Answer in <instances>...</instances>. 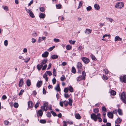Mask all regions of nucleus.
<instances>
[{
	"label": "nucleus",
	"mask_w": 126,
	"mask_h": 126,
	"mask_svg": "<svg viewBox=\"0 0 126 126\" xmlns=\"http://www.w3.org/2000/svg\"><path fill=\"white\" fill-rule=\"evenodd\" d=\"M47 61V59H45L42 60L41 63L38 64L37 65V67L38 70H40L43 67L42 70H44L45 69L47 66V65L46 64L44 66H43V65L46 63Z\"/></svg>",
	"instance_id": "obj_1"
},
{
	"label": "nucleus",
	"mask_w": 126,
	"mask_h": 126,
	"mask_svg": "<svg viewBox=\"0 0 126 126\" xmlns=\"http://www.w3.org/2000/svg\"><path fill=\"white\" fill-rule=\"evenodd\" d=\"M86 76L85 72L84 71H83L82 73V76H79L77 78V81L79 82L82 80H84L85 79Z\"/></svg>",
	"instance_id": "obj_2"
},
{
	"label": "nucleus",
	"mask_w": 126,
	"mask_h": 126,
	"mask_svg": "<svg viewBox=\"0 0 126 126\" xmlns=\"http://www.w3.org/2000/svg\"><path fill=\"white\" fill-rule=\"evenodd\" d=\"M121 98L122 100L125 104H126V95L124 92H123L121 94Z\"/></svg>",
	"instance_id": "obj_3"
},
{
	"label": "nucleus",
	"mask_w": 126,
	"mask_h": 126,
	"mask_svg": "<svg viewBox=\"0 0 126 126\" xmlns=\"http://www.w3.org/2000/svg\"><path fill=\"white\" fill-rule=\"evenodd\" d=\"M124 6V4L123 2H117L115 5V7L117 8L121 9Z\"/></svg>",
	"instance_id": "obj_4"
},
{
	"label": "nucleus",
	"mask_w": 126,
	"mask_h": 126,
	"mask_svg": "<svg viewBox=\"0 0 126 126\" xmlns=\"http://www.w3.org/2000/svg\"><path fill=\"white\" fill-rule=\"evenodd\" d=\"M48 106V104L47 102L45 103L44 104L43 106L41 107V108L43 111H46L47 110V107Z\"/></svg>",
	"instance_id": "obj_5"
},
{
	"label": "nucleus",
	"mask_w": 126,
	"mask_h": 126,
	"mask_svg": "<svg viewBox=\"0 0 126 126\" xmlns=\"http://www.w3.org/2000/svg\"><path fill=\"white\" fill-rule=\"evenodd\" d=\"M77 69L78 70V72L80 73H81V70L82 67V64L79 62L77 63Z\"/></svg>",
	"instance_id": "obj_6"
},
{
	"label": "nucleus",
	"mask_w": 126,
	"mask_h": 126,
	"mask_svg": "<svg viewBox=\"0 0 126 126\" xmlns=\"http://www.w3.org/2000/svg\"><path fill=\"white\" fill-rule=\"evenodd\" d=\"M91 118L95 121H96L97 119V114L96 115L94 113H93L90 115Z\"/></svg>",
	"instance_id": "obj_7"
},
{
	"label": "nucleus",
	"mask_w": 126,
	"mask_h": 126,
	"mask_svg": "<svg viewBox=\"0 0 126 126\" xmlns=\"http://www.w3.org/2000/svg\"><path fill=\"white\" fill-rule=\"evenodd\" d=\"M81 59L83 62L86 64L90 62L89 59L88 58L85 57H82Z\"/></svg>",
	"instance_id": "obj_8"
},
{
	"label": "nucleus",
	"mask_w": 126,
	"mask_h": 126,
	"mask_svg": "<svg viewBox=\"0 0 126 126\" xmlns=\"http://www.w3.org/2000/svg\"><path fill=\"white\" fill-rule=\"evenodd\" d=\"M120 79L121 81L126 83V75H125L123 77L122 76L120 77Z\"/></svg>",
	"instance_id": "obj_9"
},
{
	"label": "nucleus",
	"mask_w": 126,
	"mask_h": 126,
	"mask_svg": "<svg viewBox=\"0 0 126 126\" xmlns=\"http://www.w3.org/2000/svg\"><path fill=\"white\" fill-rule=\"evenodd\" d=\"M24 82L23 79H21L19 81L18 86L19 87H21L23 84Z\"/></svg>",
	"instance_id": "obj_10"
},
{
	"label": "nucleus",
	"mask_w": 126,
	"mask_h": 126,
	"mask_svg": "<svg viewBox=\"0 0 126 126\" xmlns=\"http://www.w3.org/2000/svg\"><path fill=\"white\" fill-rule=\"evenodd\" d=\"M92 30L89 29H86L85 31V33L86 34H88L92 32Z\"/></svg>",
	"instance_id": "obj_11"
},
{
	"label": "nucleus",
	"mask_w": 126,
	"mask_h": 126,
	"mask_svg": "<svg viewBox=\"0 0 126 126\" xmlns=\"http://www.w3.org/2000/svg\"><path fill=\"white\" fill-rule=\"evenodd\" d=\"M107 115L109 118H112L113 117V114L111 112H108L107 113Z\"/></svg>",
	"instance_id": "obj_12"
},
{
	"label": "nucleus",
	"mask_w": 126,
	"mask_h": 126,
	"mask_svg": "<svg viewBox=\"0 0 126 126\" xmlns=\"http://www.w3.org/2000/svg\"><path fill=\"white\" fill-rule=\"evenodd\" d=\"M114 40L115 42L118 41H121L122 40V39L118 36H116L114 38Z\"/></svg>",
	"instance_id": "obj_13"
},
{
	"label": "nucleus",
	"mask_w": 126,
	"mask_h": 126,
	"mask_svg": "<svg viewBox=\"0 0 126 126\" xmlns=\"http://www.w3.org/2000/svg\"><path fill=\"white\" fill-rule=\"evenodd\" d=\"M43 112L42 110H39L38 111V112H37V116L39 115V116H41L43 115Z\"/></svg>",
	"instance_id": "obj_14"
},
{
	"label": "nucleus",
	"mask_w": 126,
	"mask_h": 126,
	"mask_svg": "<svg viewBox=\"0 0 126 126\" xmlns=\"http://www.w3.org/2000/svg\"><path fill=\"white\" fill-rule=\"evenodd\" d=\"M28 107L30 108H32L33 106L32 102L31 101H30L28 102Z\"/></svg>",
	"instance_id": "obj_15"
},
{
	"label": "nucleus",
	"mask_w": 126,
	"mask_h": 126,
	"mask_svg": "<svg viewBox=\"0 0 126 126\" xmlns=\"http://www.w3.org/2000/svg\"><path fill=\"white\" fill-rule=\"evenodd\" d=\"M97 119H98L99 121L100 122L102 121V120L101 118V115L99 113L97 114Z\"/></svg>",
	"instance_id": "obj_16"
},
{
	"label": "nucleus",
	"mask_w": 126,
	"mask_h": 126,
	"mask_svg": "<svg viewBox=\"0 0 126 126\" xmlns=\"http://www.w3.org/2000/svg\"><path fill=\"white\" fill-rule=\"evenodd\" d=\"M48 54V52H45L42 54V57H47Z\"/></svg>",
	"instance_id": "obj_17"
},
{
	"label": "nucleus",
	"mask_w": 126,
	"mask_h": 126,
	"mask_svg": "<svg viewBox=\"0 0 126 126\" xmlns=\"http://www.w3.org/2000/svg\"><path fill=\"white\" fill-rule=\"evenodd\" d=\"M55 89L57 92L59 91H60V89L59 84H58L55 87Z\"/></svg>",
	"instance_id": "obj_18"
},
{
	"label": "nucleus",
	"mask_w": 126,
	"mask_h": 126,
	"mask_svg": "<svg viewBox=\"0 0 126 126\" xmlns=\"http://www.w3.org/2000/svg\"><path fill=\"white\" fill-rule=\"evenodd\" d=\"M94 7L96 10H98L100 8L99 5L97 4H94Z\"/></svg>",
	"instance_id": "obj_19"
},
{
	"label": "nucleus",
	"mask_w": 126,
	"mask_h": 126,
	"mask_svg": "<svg viewBox=\"0 0 126 126\" xmlns=\"http://www.w3.org/2000/svg\"><path fill=\"white\" fill-rule=\"evenodd\" d=\"M42 81L41 80L38 81L37 84V86L38 87H40L42 85Z\"/></svg>",
	"instance_id": "obj_20"
},
{
	"label": "nucleus",
	"mask_w": 126,
	"mask_h": 126,
	"mask_svg": "<svg viewBox=\"0 0 126 126\" xmlns=\"http://www.w3.org/2000/svg\"><path fill=\"white\" fill-rule=\"evenodd\" d=\"M75 117L77 119H79L81 118L80 115L78 113L75 114Z\"/></svg>",
	"instance_id": "obj_21"
},
{
	"label": "nucleus",
	"mask_w": 126,
	"mask_h": 126,
	"mask_svg": "<svg viewBox=\"0 0 126 126\" xmlns=\"http://www.w3.org/2000/svg\"><path fill=\"white\" fill-rule=\"evenodd\" d=\"M122 121V119L120 118H118L116 120L115 123L116 124H119Z\"/></svg>",
	"instance_id": "obj_22"
},
{
	"label": "nucleus",
	"mask_w": 126,
	"mask_h": 126,
	"mask_svg": "<svg viewBox=\"0 0 126 126\" xmlns=\"http://www.w3.org/2000/svg\"><path fill=\"white\" fill-rule=\"evenodd\" d=\"M45 16L46 15L45 14L41 13L39 15V17L40 18H43L45 17Z\"/></svg>",
	"instance_id": "obj_23"
},
{
	"label": "nucleus",
	"mask_w": 126,
	"mask_h": 126,
	"mask_svg": "<svg viewBox=\"0 0 126 126\" xmlns=\"http://www.w3.org/2000/svg\"><path fill=\"white\" fill-rule=\"evenodd\" d=\"M47 75L45 74L43 75V77L45 79L46 81H47L48 80V78L47 77Z\"/></svg>",
	"instance_id": "obj_24"
},
{
	"label": "nucleus",
	"mask_w": 126,
	"mask_h": 126,
	"mask_svg": "<svg viewBox=\"0 0 126 126\" xmlns=\"http://www.w3.org/2000/svg\"><path fill=\"white\" fill-rule=\"evenodd\" d=\"M27 84L28 86H29L31 84V80L29 79H28L26 81Z\"/></svg>",
	"instance_id": "obj_25"
},
{
	"label": "nucleus",
	"mask_w": 126,
	"mask_h": 126,
	"mask_svg": "<svg viewBox=\"0 0 126 126\" xmlns=\"http://www.w3.org/2000/svg\"><path fill=\"white\" fill-rule=\"evenodd\" d=\"M30 60V58L27 57L26 59L23 58V60L24 61V62L26 63H27L29 62Z\"/></svg>",
	"instance_id": "obj_26"
},
{
	"label": "nucleus",
	"mask_w": 126,
	"mask_h": 126,
	"mask_svg": "<svg viewBox=\"0 0 126 126\" xmlns=\"http://www.w3.org/2000/svg\"><path fill=\"white\" fill-rule=\"evenodd\" d=\"M107 36H109V37H110V34H108V35L107 34H105L104 35H103V37H102L103 39H102V40L104 41H106L105 40V39H104V38L105 37H107Z\"/></svg>",
	"instance_id": "obj_27"
},
{
	"label": "nucleus",
	"mask_w": 126,
	"mask_h": 126,
	"mask_svg": "<svg viewBox=\"0 0 126 126\" xmlns=\"http://www.w3.org/2000/svg\"><path fill=\"white\" fill-rule=\"evenodd\" d=\"M66 48L67 50H69L72 48V47L69 45H67L66 47Z\"/></svg>",
	"instance_id": "obj_28"
},
{
	"label": "nucleus",
	"mask_w": 126,
	"mask_h": 126,
	"mask_svg": "<svg viewBox=\"0 0 126 126\" xmlns=\"http://www.w3.org/2000/svg\"><path fill=\"white\" fill-rule=\"evenodd\" d=\"M93 111L95 113H97L99 111V109L98 108H95L94 109Z\"/></svg>",
	"instance_id": "obj_29"
},
{
	"label": "nucleus",
	"mask_w": 126,
	"mask_h": 126,
	"mask_svg": "<svg viewBox=\"0 0 126 126\" xmlns=\"http://www.w3.org/2000/svg\"><path fill=\"white\" fill-rule=\"evenodd\" d=\"M68 89L71 92H72L73 91V88L71 86H69Z\"/></svg>",
	"instance_id": "obj_30"
},
{
	"label": "nucleus",
	"mask_w": 126,
	"mask_h": 126,
	"mask_svg": "<svg viewBox=\"0 0 126 126\" xmlns=\"http://www.w3.org/2000/svg\"><path fill=\"white\" fill-rule=\"evenodd\" d=\"M111 94L112 95H115L116 94V92L113 90H111L110 92Z\"/></svg>",
	"instance_id": "obj_31"
},
{
	"label": "nucleus",
	"mask_w": 126,
	"mask_h": 126,
	"mask_svg": "<svg viewBox=\"0 0 126 126\" xmlns=\"http://www.w3.org/2000/svg\"><path fill=\"white\" fill-rule=\"evenodd\" d=\"M58 56L56 55H52L51 56V58L53 59H55L57 58Z\"/></svg>",
	"instance_id": "obj_32"
},
{
	"label": "nucleus",
	"mask_w": 126,
	"mask_h": 126,
	"mask_svg": "<svg viewBox=\"0 0 126 126\" xmlns=\"http://www.w3.org/2000/svg\"><path fill=\"white\" fill-rule=\"evenodd\" d=\"M118 112L119 115H122L123 114L121 110L120 109H118Z\"/></svg>",
	"instance_id": "obj_33"
},
{
	"label": "nucleus",
	"mask_w": 126,
	"mask_h": 126,
	"mask_svg": "<svg viewBox=\"0 0 126 126\" xmlns=\"http://www.w3.org/2000/svg\"><path fill=\"white\" fill-rule=\"evenodd\" d=\"M69 101L68 102V104L70 106H71L72 105V101L71 99H69Z\"/></svg>",
	"instance_id": "obj_34"
},
{
	"label": "nucleus",
	"mask_w": 126,
	"mask_h": 126,
	"mask_svg": "<svg viewBox=\"0 0 126 126\" xmlns=\"http://www.w3.org/2000/svg\"><path fill=\"white\" fill-rule=\"evenodd\" d=\"M107 20H108L111 23L113 21V20L111 18H106Z\"/></svg>",
	"instance_id": "obj_35"
},
{
	"label": "nucleus",
	"mask_w": 126,
	"mask_h": 126,
	"mask_svg": "<svg viewBox=\"0 0 126 126\" xmlns=\"http://www.w3.org/2000/svg\"><path fill=\"white\" fill-rule=\"evenodd\" d=\"M14 107L17 108L18 107V104L17 103H15L14 104Z\"/></svg>",
	"instance_id": "obj_36"
},
{
	"label": "nucleus",
	"mask_w": 126,
	"mask_h": 126,
	"mask_svg": "<svg viewBox=\"0 0 126 126\" xmlns=\"http://www.w3.org/2000/svg\"><path fill=\"white\" fill-rule=\"evenodd\" d=\"M2 8L6 11H7L8 10V8L7 6H3Z\"/></svg>",
	"instance_id": "obj_37"
},
{
	"label": "nucleus",
	"mask_w": 126,
	"mask_h": 126,
	"mask_svg": "<svg viewBox=\"0 0 126 126\" xmlns=\"http://www.w3.org/2000/svg\"><path fill=\"white\" fill-rule=\"evenodd\" d=\"M72 72L75 73H76V71L75 69V67L73 66L72 67Z\"/></svg>",
	"instance_id": "obj_38"
},
{
	"label": "nucleus",
	"mask_w": 126,
	"mask_h": 126,
	"mask_svg": "<svg viewBox=\"0 0 126 126\" xmlns=\"http://www.w3.org/2000/svg\"><path fill=\"white\" fill-rule=\"evenodd\" d=\"M91 58L93 60H96V59L95 57V56L93 55H91Z\"/></svg>",
	"instance_id": "obj_39"
},
{
	"label": "nucleus",
	"mask_w": 126,
	"mask_h": 126,
	"mask_svg": "<svg viewBox=\"0 0 126 126\" xmlns=\"http://www.w3.org/2000/svg\"><path fill=\"white\" fill-rule=\"evenodd\" d=\"M25 10L27 12V13L30 14L31 12H32L30 10L27 9V8H25Z\"/></svg>",
	"instance_id": "obj_40"
},
{
	"label": "nucleus",
	"mask_w": 126,
	"mask_h": 126,
	"mask_svg": "<svg viewBox=\"0 0 126 126\" xmlns=\"http://www.w3.org/2000/svg\"><path fill=\"white\" fill-rule=\"evenodd\" d=\"M29 15L32 18H33L35 17V16L32 12H31V13L29 14Z\"/></svg>",
	"instance_id": "obj_41"
},
{
	"label": "nucleus",
	"mask_w": 126,
	"mask_h": 126,
	"mask_svg": "<svg viewBox=\"0 0 126 126\" xmlns=\"http://www.w3.org/2000/svg\"><path fill=\"white\" fill-rule=\"evenodd\" d=\"M56 69L55 68L53 69V75L55 76H56Z\"/></svg>",
	"instance_id": "obj_42"
},
{
	"label": "nucleus",
	"mask_w": 126,
	"mask_h": 126,
	"mask_svg": "<svg viewBox=\"0 0 126 126\" xmlns=\"http://www.w3.org/2000/svg\"><path fill=\"white\" fill-rule=\"evenodd\" d=\"M63 102L64 105L65 106H67L68 105V102L67 101L65 100L63 101Z\"/></svg>",
	"instance_id": "obj_43"
},
{
	"label": "nucleus",
	"mask_w": 126,
	"mask_h": 126,
	"mask_svg": "<svg viewBox=\"0 0 126 126\" xmlns=\"http://www.w3.org/2000/svg\"><path fill=\"white\" fill-rule=\"evenodd\" d=\"M69 42L70 44H74L75 43L76 41H75L70 40L69 41Z\"/></svg>",
	"instance_id": "obj_44"
},
{
	"label": "nucleus",
	"mask_w": 126,
	"mask_h": 126,
	"mask_svg": "<svg viewBox=\"0 0 126 126\" xmlns=\"http://www.w3.org/2000/svg\"><path fill=\"white\" fill-rule=\"evenodd\" d=\"M40 122L41 123H46V121L44 120H41L40 121Z\"/></svg>",
	"instance_id": "obj_45"
},
{
	"label": "nucleus",
	"mask_w": 126,
	"mask_h": 126,
	"mask_svg": "<svg viewBox=\"0 0 126 126\" xmlns=\"http://www.w3.org/2000/svg\"><path fill=\"white\" fill-rule=\"evenodd\" d=\"M46 73L49 76L52 75V73L49 71H46Z\"/></svg>",
	"instance_id": "obj_46"
},
{
	"label": "nucleus",
	"mask_w": 126,
	"mask_h": 126,
	"mask_svg": "<svg viewBox=\"0 0 126 126\" xmlns=\"http://www.w3.org/2000/svg\"><path fill=\"white\" fill-rule=\"evenodd\" d=\"M4 45L6 46H7L8 45V41L7 40H5L4 42Z\"/></svg>",
	"instance_id": "obj_47"
},
{
	"label": "nucleus",
	"mask_w": 126,
	"mask_h": 126,
	"mask_svg": "<svg viewBox=\"0 0 126 126\" xmlns=\"http://www.w3.org/2000/svg\"><path fill=\"white\" fill-rule=\"evenodd\" d=\"M24 90H21L20 92L18 94L19 95H22L23 93L24 92Z\"/></svg>",
	"instance_id": "obj_48"
},
{
	"label": "nucleus",
	"mask_w": 126,
	"mask_h": 126,
	"mask_svg": "<svg viewBox=\"0 0 126 126\" xmlns=\"http://www.w3.org/2000/svg\"><path fill=\"white\" fill-rule=\"evenodd\" d=\"M65 77L63 75L61 78V79L62 81H63L65 80Z\"/></svg>",
	"instance_id": "obj_49"
},
{
	"label": "nucleus",
	"mask_w": 126,
	"mask_h": 126,
	"mask_svg": "<svg viewBox=\"0 0 126 126\" xmlns=\"http://www.w3.org/2000/svg\"><path fill=\"white\" fill-rule=\"evenodd\" d=\"M39 102H37L35 106V108H37L39 106Z\"/></svg>",
	"instance_id": "obj_50"
},
{
	"label": "nucleus",
	"mask_w": 126,
	"mask_h": 126,
	"mask_svg": "<svg viewBox=\"0 0 126 126\" xmlns=\"http://www.w3.org/2000/svg\"><path fill=\"white\" fill-rule=\"evenodd\" d=\"M36 40L34 38H32V39L31 42L32 43H34L36 42Z\"/></svg>",
	"instance_id": "obj_51"
},
{
	"label": "nucleus",
	"mask_w": 126,
	"mask_h": 126,
	"mask_svg": "<svg viewBox=\"0 0 126 126\" xmlns=\"http://www.w3.org/2000/svg\"><path fill=\"white\" fill-rule=\"evenodd\" d=\"M52 83L53 84H55L56 82V80L55 78H54L52 80Z\"/></svg>",
	"instance_id": "obj_52"
},
{
	"label": "nucleus",
	"mask_w": 126,
	"mask_h": 126,
	"mask_svg": "<svg viewBox=\"0 0 126 126\" xmlns=\"http://www.w3.org/2000/svg\"><path fill=\"white\" fill-rule=\"evenodd\" d=\"M86 9L87 11H90L92 9L91 7L90 6H89L88 7H86Z\"/></svg>",
	"instance_id": "obj_53"
},
{
	"label": "nucleus",
	"mask_w": 126,
	"mask_h": 126,
	"mask_svg": "<svg viewBox=\"0 0 126 126\" xmlns=\"http://www.w3.org/2000/svg\"><path fill=\"white\" fill-rule=\"evenodd\" d=\"M67 123H68L69 124L71 125L73 123V122L72 121H67Z\"/></svg>",
	"instance_id": "obj_54"
},
{
	"label": "nucleus",
	"mask_w": 126,
	"mask_h": 126,
	"mask_svg": "<svg viewBox=\"0 0 126 126\" xmlns=\"http://www.w3.org/2000/svg\"><path fill=\"white\" fill-rule=\"evenodd\" d=\"M64 97L66 98H68L69 97V95L68 94L66 93H65L64 94Z\"/></svg>",
	"instance_id": "obj_55"
},
{
	"label": "nucleus",
	"mask_w": 126,
	"mask_h": 126,
	"mask_svg": "<svg viewBox=\"0 0 126 126\" xmlns=\"http://www.w3.org/2000/svg\"><path fill=\"white\" fill-rule=\"evenodd\" d=\"M55 47V46H54L53 47H50L49 48L48 50L50 51H51Z\"/></svg>",
	"instance_id": "obj_56"
},
{
	"label": "nucleus",
	"mask_w": 126,
	"mask_h": 126,
	"mask_svg": "<svg viewBox=\"0 0 126 126\" xmlns=\"http://www.w3.org/2000/svg\"><path fill=\"white\" fill-rule=\"evenodd\" d=\"M102 110L104 112H106L107 111V110L106 108L104 106L102 108Z\"/></svg>",
	"instance_id": "obj_57"
},
{
	"label": "nucleus",
	"mask_w": 126,
	"mask_h": 126,
	"mask_svg": "<svg viewBox=\"0 0 126 126\" xmlns=\"http://www.w3.org/2000/svg\"><path fill=\"white\" fill-rule=\"evenodd\" d=\"M40 11L41 12H43L45 11V9L44 8L42 7L40 8Z\"/></svg>",
	"instance_id": "obj_58"
},
{
	"label": "nucleus",
	"mask_w": 126,
	"mask_h": 126,
	"mask_svg": "<svg viewBox=\"0 0 126 126\" xmlns=\"http://www.w3.org/2000/svg\"><path fill=\"white\" fill-rule=\"evenodd\" d=\"M54 41L56 42H58L60 41V40L58 39L55 38L54 39Z\"/></svg>",
	"instance_id": "obj_59"
},
{
	"label": "nucleus",
	"mask_w": 126,
	"mask_h": 126,
	"mask_svg": "<svg viewBox=\"0 0 126 126\" xmlns=\"http://www.w3.org/2000/svg\"><path fill=\"white\" fill-rule=\"evenodd\" d=\"M43 40L42 39V38L41 37H39V39L38 41V43H40L41 41H42Z\"/></svg>",
	"instance_id": "obj_60"
},
{
	"label": "nucleus",
	"mask_w": 126,
	"mask_h": 126,
	"mask_svg": "<svg viewBox=\"0 0 126 126\" xmlns=\"http://www.w3.org/2000/svg\"><path fill=\"white\" fill-rule=\"evenodd\" d=\"M68 89L67 88H66L64 89V91L65 93H67L68 92Z\"/></svg>",
	"instance_id": "obj_61"
},
{
	"label": "nucleus",
	"mask_w": 126,
	"mask_h": 126,
	"mask_svg": "<svg viewBox=\"0 0 126 126\" xmlns=\"http://www.w3.org/2000/svg\"><path fill=\"white\" fill-rule=\"evenodd\" d=\"M7 98L6 96L5 95H3L2 97V99H3V100H5Z\"/></svg>",
	"instance_id": "obj_62"
},
{
	"label": "nucleus",
	"mask_w": 126,
	"mask_h": 126,
	"mask_svg": "<svg viewBox=\"0 0 126 126\" xmlns=\"http://www.w3.org/2000/svg\"><path fill=\"white\" fill-rule=\"evenodd\" d=\"M103 79L104 80H107L108 79L107 77L104 75H103Z\"/></svg>",
	"instance_id": "obj_63"
},
{
	"label": "nucleus",
	"mask_w": 126,
	"mask_h": 126,
	"mask_svg": "<svg viewBox=\"0 0 126 126\" xmlns=\"http://www.w3.org/2000/svg\"><path fill=\"white\" fill-rule=\"evenodd\" d=\"M63 126H67V125L66 124L67 122L65 121H63Z\"/></svg>",
	"instance_id": "obj_64"
}]
</instances>
